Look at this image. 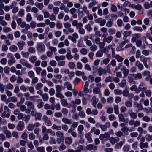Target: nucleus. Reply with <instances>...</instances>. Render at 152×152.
<instances>
[{
	"label": "nucleus",
	"instance_id": "338daca9",
	"mask_svg": "<svg viewBox=\"0 0 152 152\" xmlns=\"http://www.w3.org/2000/svg\"><path fill=\"white\" fill-rule=\"evenodd\" d=\"M145 93L146 95L148 97H150L151 96V92L150 90H148L146 91H145Z\"/></svg>",
	"mask_w": 152,
	"mask_h": 152
},
{
	"label": "nucleus",
	"instance_id": "2f4dec72",
	"mask_svg": "<svg viewBox=\"0 0 152 152\" xmlns=\"http://www.w3.org/2000/svg\"><path fill=\"white\" fill-rule=\"evenodd\" d=\"M113 20L112 19H110L108 22L106 24V26L109 27H110L112 26L113 24Z\"/></svg>",
	"mask_w": 152,
	"mask_h": 152
},
{
	"label": "nucleus",
	"instance_id": "b1692460",
	"mask_svg": "<svg viewBox=\"0 0 152 152\" xmlns=\"http://www.w3.org/2000/svg\"><path fill=\"white\" fill-rule=\"evenodd\" d=\"M55 58L57 61H58L60 60H64L65 59V56L63 55H61L60 57L58 56H56Z\"/></svg>",
	"mask_w": 152,
	"mask_h": 152
},
{
	"label": "nucleus",
	"instance_id": "a878e982",
	"mask_svg": "<svg viewBox=\"0 0 152 152\" xmlns=\"http://www.w3.org/2000/svg\"><path fill=\"white\" fill-rule=\"evenodd\" d=\"M128 113L129 114L130 117L132 119H135L137 117V114L134 112H131L129 113L128 112Z\"/></svg>",
	"mask_w": 152,
	"mask_h": 152
},
{
	"label": "nucleus",
	"instance_id": "774afa93",
	"mask_svg": "<svg viewBox=\"0 0 152 152\" xmlns=\"http://www.w3.org/2000/svg\"><path fill=\"white\" fill-rule=\"evenodd\" d=\"M147 15L148 16L150 17V19H152V10H148L147 12Z\"/></svg>",
	"mask_w": 152,
	"mask_h": 152
},
{
	"label": "nucleus",
	"instance_id": "f3484780",
	"mask_svg": "<svg viewBox=\"0 0 152 152\" xmlns=\"http://www.w3.org/2000/svg\"><path fill=\"white\" fill-rule=\"evenodd\" d=\"M124 143V141H121L118 143L116 144L115 145V148L118 149L121 148L123 144Z\"/></svg>",
	"mask_w": 152,
	"mask_h": 152
},
{
	"label": "nucleus",
	"instance_id": "e433bc0d",
	"mask_svg": "<svg viewBox=\"0 0 152 152\" xmlns=\"http://www.w3.org/2000/svg\"><path fill=\"white\" fill-rule=\"evenodd\" d=\"M134 76L135 80L137 79H141L142 78V74L140 73H138L136 74H134Z\"/></svg>",
	"mask_w": 152,
	"mask_h": 152
},
{
	"label": "nucleus",
	"instance_id": "0eeeda50",
	"mask_svg": "<svg viewBox=\"0 0 152 152\" xmlns=\"http://www.w3.org/2000/svg\"><path fill=\"white\" fill-rule=\"evenodd\" d=\"M133 79H135L134 74H129L128 76V81L129 83H131L133 82V84L135 83V82L133 81Z\"/></svg>",
	"mask_w": 152,
	"mask_h": 152
},
{
	"label": "nucleus",
	"instance_id": "7ed1b4c3",
	"mask_svg": "<svg viewBox=\"0 0 152 152\" xmlns=\"http://www.w3.org/2000/svg\"><path fill=\"white\" fill-rule=\"evenodd\" d=\"M24 123L21 121L19 122L18 125L16 126L17 129L19 131H21L23 130L24 127Z\"/></svg>",
	"mask_w": 152,
	"mask_h": 152
},
{
	"label": "nucleus",
	"instance_id": "052dcab7",
	"mask_svg": "<svg viewBox=\"0 0 152 152\" xmlns=\"http://www.w3.org/2000/svg\"><path fill=\"white\" fill-rule=\"evenodd\" d=\"M36 60L37 58L36 57L34 56H32L29 58L30 61L33 63H34Z\"/></svg>",
	"mask_w": 152,
	"mask_h": 152
},
{
	"label": "nucleus",
	"instance_id": "6e6d98bb",
	"mask_svg": "<svg viewBox=\"0 0 152 152\" xmlns=\"http://www.w3.org/2000/svg\"><path fill=\"white\" fill-rule=\"evenodd\" d=\"M125 105L127 107H131L132 106V103L129 101H126L125 102Z\"/></svg>",
	"mask_w": 152,
	"mask_h": 152
},
{
	"label": "nucleus",
	"instance_id": "4c0bfd02",
	"mask_svg": "<svg viewBox=\"0 0 152 152\" xmlns=\"http://www.w3.org/2000/svg\"><path fill=\"white\" fill-rule=\"evenodd\" d=\"M68 66L71 69H73L75 67V64L74 62H71L69 63Z\"/></svg>",
	"mask_w": 152,
	"mask_h": 152
},
{
	"label": "nucleus",
	"instance_id": "6e6552de",
	"mask_svg": "<svg viewBox=\"0 0 152 152\" xmlns=\"http://www.w3.org/2000/svg\"><path fill=\"white\" fill-rule=\"evenodd\" d=\"M86 148L87 149L90 151L92 150H96L97 149V146L94 145L90 144L86 146Z\"/></svg>",
	"mask_w": 152,
	"mask_h": 152
},
{
	"label": "nucleus",
	"instance_id": "864d4df0",
	"mask_svg": "<svg viewBox=\"0 0 152 152\" xmlns=\"http://www.w3.org/2000/svg\"><path fill=\"white\" fill-rule=\"evenodd\" d=\"M79 115L82 118H84L86 116V114L83 111H81L79 112Z\"/></svg>",
	"mask_w": 152,
	"mask_h": 152
},
{
	"label": "nucleus",
	"instance_id": "9d476101",
	"mask_svg": "<svg viewBox=\"0 0 152 152\" xmlns=\"http://www.w3.org/2000/svg\"><path fill=\"white\" fill-rule=\"evenodd\" d=\"M148 146V144L147 142H142L140 143V147L141 149H143L145 148H147Z\"/></svg>",
	"mask_w": 152,
	"mask_h": 152
},
{
	"label": "nucleus",
	"instance_id": "603ef678",
	"mask_svg": "<svg viewBox=\"0 0 152 152\" xmlns=\"http://www.w3.org/2000/svg\"><path fill=\"white\" fill-rule=\"evenodd\" d=\"M24 114H23L22 113H19L17 116V118L18 120L22 119L23 120L24 119Z\"/></svg>",
	"mask_w": 152,
	"mask_h": 152
},
{
	"label": "nucleus",
	"instance_id": "de8ad7c7",
	"mask_svg": "<svg viewBox=\"0 0 152 152\" xmlns=\"http://www.w3.org/2000/svg\"><path fill=\"white\" fill-rule=\"evenodd\" d=\"M24 118L25 119L24 120L26 123H28L30 119V115L24 114Z\"/></svg>",
	"mask_w": 152,
	"mask_h": 152
},
{
	"label": "nucleus",
	"instance_id": "bf43d9fd",
	"mask_svg": "<svg viewBox=\"0 0 152 152\" xmlns=\"http://www.w3.org/2000/svg\"><path fill=\"white\" fill-rule=\"evenodd\" d=\"M42 97L44 101H47L48 100V97L46 93H45L42 94Z\"/></svg>",
	"mask_w": 152,
	"mask_h": 152
},
{
	"label": "nucleus",
	"instance_id": "7c9ffc66",
	"mask_svg": "<svg viewBox=\"0 0 152 152\" xmlns=\"http://www.w3.org/2000/svg\"><path fill=\"white\" fill-rule=\"evenodd\" d=\"M15 62V58H10V60L8 61V63L10 65H11Z\"/></svg>",
	"mask_w": 152,
	"mask_h": 152
},
{
	"label": "nucleus",
	"instance_id": "49530a36",
	"mask_svg": "<svg viewBox=\"0 0 152 152\" xmlns=\"http://www.w3.org/2000/svg\"><path fill=\"white\" fill-rule=\"evenodd\" d=\"M32 18L30 13H28L26 16V21L27 22H29L32 20Z\"/></svg>",
	"mask_w": 152,
	"mask_h": 152
},
{
	"label": "nucleus",
	"instance_id": "c03bdc74",
	"mask_svg": "<svg viewBox=\"0 0 152 152\" xmlns=\"http://www.w3.org/2000/svg\"><path fill=\"white\" fill-rule=\"evenodd\" d=\"M24 13V11L23 10L20 9L18 13V15L19 16L23 17V16Z\"/></svg>",
	"mask_w": 152,
	"mask_h": 152
},
{
	"label": "nucleus",
	"instance_id": "a211bd4d",
	"mask_svg": "<svg viewBox=\"0 0 152 152\" xmlns=\"http://www.w3.org/2000/svg\"><path fill=\"white\" fill-rule=\"evenodd\" d=\"M115 58L117 60L118 62H121L123 60V58L119 55H116L115 56Z\"/></svg>",
	"mask_w": 152,
	"mask_h": 152
},
{
	"label": "nucleus",
	"instance_id": "1a4fd4ad",
	"mask_svg": "<svg viewBox=\"0 0 152 152\" xmlns=\"http://www.w3.org/2000/svg\"><path fill=\"white\" fill-rule=\"evenodd\" d=\"M102 72L103 74L106 75L108 72L109 74H111V71L109 67V65H107L106 66V69H102Z\"/></svg>",
	"mask_w": 152,
	"mask_h": 152
},
{
	"label": "nucleus",
	"instance_id": "79ce46f5",
	"mask_svg": "<svg viewBox=\"0 0 152 152\" xmlns=\"http://www.w3.org/2000/svg\"><path fill=\"white\" fill-rule=\"evenodd\" d=\"M25 101V99L24 98H22L20 100V101L18 102L17 103V106L18 107H20L21 105V104L23 103Z\"/></svg>",
	"mask_w": 152,
	"mask_h": 152
},
{
	"label": "nucleus",
	"instance_id": "c9c22d12",
	"mask_svg": "<svg viewBox=\"0 0 152 152\" xmlns=\"http://www.w3.org/2000/svg\"><path fill=\"white\" fill-rule=\"evenodd\" d=\"M10 115L9 113L6 114V111H5L2 113L1 117L3 118H5V117L8 118L9 117Z\"/></svg>",
	"mask_w": 152,
	"mask_h": 152
},
{
	"label": "nucleus",
	"instance_id": "4d7b16f0",
	"mask_svg": "<svg viewBox=\"0 0 152 152\" xmlns=\"http://www.w3.org/2000/svg\"><path fill=\"white\" fill-rule=\"evenodd\" d=\"M76 75L77 76H80L83 75L85 74L84 72H81L80 71H77L75 73Z\"/></svg>",
	"mask_w": 152,
	"mask_h": 152
},
{
	"label": "nucleus",
	"instance_id": "39448f33",
	"mask_svg": "<svg viewBox=\"0 0 152 152\" xmlns=\"http://www.w3.org/2000/svg\"><path fill=\"white\" fill-rule=\"evenodd\" d=\"M20 62L23 65L25 66L28 68H31L32 66L28 63H27L26 60L23 59H21L20 60Z\"/></svg>",
	"mask_w": 152,
	"mask_h": 152
},
{
	"label": "nucleus",
	"instance_id": "f257e3e1",
	"mask_svg": "<svg viewBox=\"0 0 152 152\" xmlns=\"http://www.w3.org/2000/svg\"><path fill=\"white\" fill-rule=\"evenodd\" d=\"M42 120L47 126H51L52 124L50 118H48L45 115H44L42 117Z\"/></svg>",
	"mask_w": 152,
	"mask_h": 152
},
{
	"label": "nucleus",
	"instance_id": "58836bf2",
	"mask_svg": "<svg viewBox=\"0 0 152 152\" xmlns=\"http://www.w3.org/2000/svg\"><path fill=\"white\" fill-rule=\"evenodd\" d=\"M113 77L109 76L106 78L104 81L105 82H111L113 80Z\"/></svg>",
	"mask_w": 152,
	"mask_h": 152
},
{
	"label": "nucleus",
	"instance_id": "6ab92c4d",
	"mask_svg": "<svg viewBox=\"0 0 152 152\" xmlns=\"http://www.w3.org/2000/svg\"><path fill=\"white\" fill-rule=\"evenodd\" d=\"M4 132L5 134L6 137L8 138L11 137V132L8 130H5L4 131Z\"/></svg>",
	"mask_w": 152,
	"mask_h": 152
},
{
	"label": "nucleus",
	"instance_id": "5701e85b",
	"mask_svg": "<svg viewBox=\"0 0 152 152\" xmlns=\"http://www.w3.org/2000/svg\"><path fill=\"white\" fill-rule=\"evenodd\" d=\"M134 106L136 107L138 110H141L142 109V106L141 104L135 103L134 104Z\"/></svg>",
	"mask_w": 152,
	"mask_h": 152
},
{
	"label": "nucleus",
	"instance_id": "09e8293b",
	"mask_svg": "<svg viewBox=\"0 0 152 152\" xmlns=\"http://www.w3.org/2000/svg\"><path fill=\"white\" fill-rule=\"evenodd\" d=\"M34 128L33 124H29L27 127V129L28 131H31Z\"/></svg>",
	"mask_w": 152,
	"mask_h": 152
},
{
	"label": "nucleus",
	"instance_id": "37998d69",
	"mask_svg": "<svg viewBox=\"0 0 152 152\" xmlns=\"http://www.w3.org/2000/svg\"><path fill=\"white\" fill-rule=\"evenodd\" d=\"M43 86V85L41 83L37 84L35 86V88L37 90L41 89Z\"/></svg>",
	"mask_w": 152,
	"mask_h": 152
},
{
	"label": "nucleus",
	"instance_id": "20e7f679",
	"mask_svg": "<svg viewBox=\"0 0 152 152\" xmlns=\"http://www.w3.org/2000/svg\"><path fill=\"white\" fill-rule=\"evenodd\" d=\"M110 123L109 122H107L104 125H102L101 126V129L103 131H105L106 130L107 128H109L110 127Z\"/></svg>",
	"mask_w": 152,
	"mask_h": 152
},
{
	"label": "nucleus",
	"instance_id": "aec40b11",
	"mask_svg": "<svg viewBox=\"0 0 152 152\" xmlns=\"http://www.w3.org/2000/svg\"><path fill=\"white\" fill-rule=\"evenodd\" d=\"M38 101L39 103L37 105V107L39 109L41 108L44 106V102L42 101L41 99H39L38 100Z\"/></svg>",
	"mask_w": 152,
	"mask_h": 152
},
{
	"label": "nucleus",
	"instance_id": "a19ab883",
	"mask_svg": "<svg viewBox=\"0 0 152 152\" xmlns=\"http://www.w3.org/2000/svg\"><path fill=\"white\" fill-rule=\"evenodd\" d=\"M56 96L58 98H60V99H62L64 98V96L60 92H56Z\"/></svg>",
	"mask_w": 152,
	"mask_h": 152
},
{
	"label": "nucleus",
	"instance_id": "ea45409f",
	"mask_svg": "<svg viewBox=\"0 0 152 152\" xmlns=\"http://www.w3.org/2000/svg\"><path fill=\"white\" fill-rule=\"evenodd\" d=\"M17 47L14 45L11 46L10 48V51L13 52L16 51L17 50Z\"/></svg>",
	"mask_w": 152,
	"mask_h": 152
},
{
	"label": "nucleus",
	"instance_id": "8fccbe9b",
	"mask_svg": "<svg viewBox=\"0 0 152 152\" xmlns=\"http://www.w3.org/2000/svg\"><path fill=\"white\" fill-rule=\"evenodd\" d=\"M118 107L117 105H115L114 107V112L116 114H118L119 113L118 111Z\"/></svg>",
	"mask_w": 152,
	"mask_h": 152
},
{
	"label": "nucleus",
	"instance_id": "a18cd8bd",
	"mask_svg": "<svg viewBox=\"0 0 152 152\" xmlns=\"http://www.w3.org/2000/svg\"><path fill=\"white\" fill-rule=\"evenodd\" d=\"M56 92L59 93L62 91V88L61 86L59 85H57L56 87Z\"/></svg>",
	"mask_w": 152,
	"mask_h": 152
},
{
	"label": "nucleus",
	"instance_id": "dca6fc26",
	"mask_svg": "<svg viewBox=\"0 0 152 152\" xmlns=\"http://www.w3.org/2000/svg\"><path fill=\"white\" fill-rule=\"evenodd\" d=\"M42 116V115L41 113H36L35 115V120H40L41 119V118Z\"/></svg>",
	"mask_w": 152,
	"mask_h": 152
},
{
	"label": "nucleus",
	"instance_id": "72a5a7b5",
	"mask_svg": "<svg viewBox=\"0 0 152 152\" xmlns=\"http://www.w3.org/2000/svg\"><path fill=\"white\" fill-rule=\"evenodd\" d=\"M126 84V81L125 79L122 80L121 83L118 84L120 86L122 87H124Z\"/></svg>",
	"mask_w": 152,
	"mask_h": 152
},
{
	"label": "nucleus",
	"instance_id": "473e14b6",
	"mask_svg": "<svg viewBox=\"0 0 152 152\" xmlns=\"http://www.w3.org/2000/svg\"><path fill=\"white\" fill-rule=\"evenodd\" d=\"M100 92V90L99 88H97V87H95L94 88L93 92L94 94H99Z\"/></svg>",
	"mask_w": 152,
	"mask_h": 152
},
{
	"label": "nucleus",
	"instance_id": "393cba45",
	"mask_svg": "<svg viewBox=\"0 0 152 152\" xmlns=\"http://www.w3.org/2000/svg\"><path fill=\"white\" fill-rule=\"evenodd\" d=\"M92 99L93 100L92 105L94 107H96V104L98 101V99L96 98L95 96H93L92 97Z\"/></svg>",
	"mask_w": 152,
	"mask_h": 152
},
{
	"label": "nucleus",
	"instance_id": "412c9836",
	"mask_svg": "<svg viewBox=\"0 0 152 152\" xmlns=\"http://www.w3.org/2000/svg\"><path fill=\"white\" fill-rule=\"evenodd\" d=\"M64 85L67 86V88L68 90H72V86L69 82H66L64 84Z\"/></svg>",
	"mask_w": 152,
	"mask_h": 152
},
{
	"label": "nucleus",
	"instance_id": "69168bd1",
	"mask_svg": "<svg viewBox=\"0 0 152 152\" xmlns=\"http://www.w3.org/2000/svg\"><path fill=\"white\" fill-rule=\"evenodd\" d=\"M114 93L116 95H120L122 94L121 90L118 89H116L114 91Z\"/></svg>",
	"mask_w": 152,
	"mask_h": 152
},
{
	"label": "nucleus",
	"instance_id": "e2e57ef3",
	"mask_svg": "<svg viewBox=\"0 0 152 152\" xmlns=\"http://www.w3.org/2000/svg\"><path fill=\"white\" fill-rule=\"evenodd\" d=\"M54 116L57 118H61L62 116V114L61 112H56L54 114Z\"/></svg>",
	"mask_w": 152,
	"mask_h": 152
},
{
	"label": "nucleus",
	"instance_id": "ddd939ff",
	"mask_svg": "<svg viewBox=\"0 0 152 152\" xmlns=\"http://www.w3.org/2000/svg\"><path fill=\"white\" fill-rule=\"evenodd\" d=\"M56 134L57 136L59 138H63V140L64 138L63 133L60 131H57L56 132Z\"/></svg>",
	"mask_w": 152,
	"mask_h": 152
},
{
	"label": "nucleus",
	"instance_id": "4be33fe9",
	"mask_svg": "<svg viewBox=\"0 0 152 152\" xmlns=\"http://www.w3.org/2000/svg\"><path fill=\"white\" fill-rule=\"evenodd\" d=\"M130 146L129 145H124L123 148L124 152H128L129 150Z\"/></svg>",
	"mask_w": 152,
	"mask_h": 152
},
{
	"label": "nucleus",
	"instance_id": "cd10ccee",
	"mask_svg": "<svg viewBox=\"0 0 152 152\" xmlns=\"http://www.w3.org/2000/svg\"><path fill=\"white\" fill-rule=\"evenodd\" d=\"M118 118L119 121L121 122H125V119L123 115L120 113L118 115Z\"/></svg>",
	"mask_w": 152,
	"mask_h": 152
},
{
	"label": "nucleus",
	"instance_id": "9b49d317",
	"mask_svg": "<svg viewBox=\"0 0 152 152\" xmlns=\"http://www.w3.org/2000/svg\"><path fill=\"white\" fill-rule=\"evenodd\" d=\"M91 135L90 133H88L86 134L85 137L87 138L88 141L90 142H92V140L91 137Z\"/></svg>",
	"mask_w": 152,
	"mask_h": 152
},
{
	"label": "nucleus",
	"instance_id": "2eb2a0df",
	"mask_svg": "<svg viewBox=\"0 0 152 152\" xmlns=\"http://www.w3.org/2000/svg\"><path fill=\"white\" fill-rule=\"evenodd\" d=\"M25 42L23 41L19 42L18 44L17 45L19 48V49L20 50H22L23 48V46L25 45Z\"/></svg>",
	"mask_w": 152,
	"mask_h": 152
},
{
	"label": "nucleus",
	"instance_id": "0e129e2a",
	"mask_svg": "<svg viewBox=\"0 0 152 152\" xmlns=\"http://www.w3.org/2000/svg\"><path fill=\"white\" fill-rule=\"evenodd\" d=\"M115 31L114 28H110L108 29V32L111 35L114 34L115 33Z\"/></svg>",
	"mask_w": 152,
	"mask_h": 152
},
{
	"label": "nucleus",
	"instance_id": "5fc2aeb1",
	"mask_svg": "<svg viewBox=\"0 0 152 152\" xmlns=\"http://www.w3.org/2000/svg\"><path fill=\"white\" fill-rule=\"evenodd\" d=\"M129 93V92L127 89H125L123 91L122 94L125 97H127Z\"/></svg>",
	"mask_w": 152,
	"mask_h": 152
},
{
	"label": "nucleus",
	"instance_id": "3c124183",
	"mask_svg": "<svg viewBox=\"0 0 152 152\" xmlns=\"http://www.w3.org/2000/svg\"><path fill=\"white\" fill-rule=\"evenodd\" d=\"M145 138L147 141H149L152 140V135H150L149 134H147L145 135Z\"/></svg>",
	"mask_w": 152,
	"mask_h": 152
},
{
	"label": "nucleus",
	"instance_id": "bb28decb",
	"mask_svg": "<svg viewBox=\"0 0 152 152\" xmlns=\"http://www.w3.org/2000/svg\"><path fill=\"white\" fill-rule=\"evenodd\" d=\"M132 33L131 31H126L124 32L123 33V38L126 37H127L129 36Z\"/></svg>",
	"mask_w": 152,
	"mask_h": 152
},
{
	"label": "nucleus",
	"instance_id": "c756f323",
	"mask_svg": "<svg viewBox=\"0 0 152 152\" xmlns=\"http://www.w3.org/2000/svg\"><path fill=\"white\" fill-rule=\"evenodd\" d=\"M72 138L69 137H66L65 139V143L67 144H70L72 142Z\"/></svg>",
	"mask_w": 152,
	"mask_h": 152
},
{
	"label": "nucleus",
	"instance_id": "680f3d73",
	"mask_svg": "<svg viewBox=\"0 0 152 152\" xmlns=\"http://www.w3.org/2000/svg\"><path fill=\"white\" fill-rule=\"evenodd\" d=\"M123 73L124 77H127L129 73V70L126 69L123 71Z\"/></svg>",
	"mask_w": 152,
	"mask_h": 152
},
{
	"label": "nucleus",
	"instance_id": "f704fd0d",
	"mask_svg": "<svg viewBox=\"0 0 152 152\" xmlns=\"http://www.w3.org/2000/svg\"><path fill=\"white\" fill-rule=\"evenodd\" d=\"M61 103L62 106L63 107H65L67 104L66 100L64 99H62L61 100Z\"/></svg>",
	"mask_w": 152,
	"mask_h": 152
},
{
	"label": "nucleus",
	"instance_id": "c85d7f7f",
	"mask_svg": "<svg viewBox=\"0 0 152 152\" xmlns=\"http://www.w3.org/2000/svg\"><path fill=\"white\" fill-rule=\"evenodd\" d=\"M35 5L40 10H42L43 7V5L42 3L36 2L35 4Z\"/></svg>",
	"mask_w": 152,
	"mask_h": 152
},
{
	"label": "nucleus",
	"instance_id": "f8f14e48",
	"mask_svg": "<svg viewBox=\"0 0 152 152\" xmlns=\"http://www.w3.org/2000/svg\"><path fill=\"white\" fill-rule=\"evenodd\" d=\"M25 104L32 109H34V106L32 102L26 101L25 102Z\"/></svg>",
	"mask_w": 152,
	"mask_h": 152
},
{
	"label": "nucleus",
	"instance_id": "423d86ee",
	"mask_svg": "<svg viewBox=\"0 0 152 152\" xmlns=\"http://www.w3.org/2000/svg\"><path fill=\"white\" fill-rule=\"evenodd\" d=\"M62 121L63 123L66 124H71L73 122L72 119H69L65 117L62 118Z\"/></svg>",
	"mask_w": 152,
	"mask_h": 152
},
{
	"label": "nucleus",
	"instance_id": "4468645a",
	"mask_svg": "<svg viewBox=\"0 0 152 152\" xmlns=\"http://www.w3.org/2000/svg\"><path fill=\"white\" fill-rule=\"evenodd\" d=\"M144 85V83H140L139 85V87L136 88V89L135 90V92L136 93H139L142 90V87Z\"/></svg>",
	"mask_w": 152,
	"mask_h": 152
},
{
	"label": "nucleus",
	"instance_id": "f03ea898",
	"mask_svg": "<svg viewBox=\"0 0 152 152\" xmlns=\"http://www.w3.org/2000/svg\"><path fill=\"white\" fill-rule=\"evenodd\" d=\"M37 50L39 52H42L45 51V46L42 43H38L37 45Z\"/></svg>",
	"mask_w": 152,
	"mask_h": 152
},
{
	"label": "nucleus",
	"instance_id": "13d9d810",
	"mask_svg": "<svg viewBox=\"0 0 152 152\" xmlns=\"http://www.w3.org/2000/svg\"><path fill=\"white\" fill-rule=\"evenodd\" d=\"M62 129L65 131H66L68 129V126L66 124H63L61 125Z\"/></svg>",
	"mask_w": 152,
	"mask_h": 152
}]
</instances>
